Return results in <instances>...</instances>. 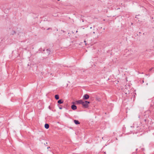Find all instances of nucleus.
<instances>
[{
    "instance_id": "nucleus-2",
    "label": "nucleus",
    "mask_w": 154,
    "mask_h": 154,
    "mask_svg": "<svg viewBox=\"0 0 154 154\" xmlns=\"http://www.w3.org/2000/svg\"><path fill=\"white\" fill-rule=\"evenodd\" d=\"M89 96L87 94H85L83 96V100H86L88 99L89 98Z\"/></svg>"
},
{
    "instance_id": "nucleus-11",
    "label": "nucleus",
    "mask_w": 154,
    "mask_h": 154,
    "mask_svg": "<svg viewBox=\"0 0 154 154\" xmlns=\"http://www.w3.org/2000/svg\"><path fill=\"white\" fill-rule=\"evenodd\" d=\"M152 69H153V68H150V69H149V72H151V71L152 70Z\"/></svg>"
},
{
    "instance_id": "nucleus-16",
    "label": "nucleus",
    "mask_w": 154,
    "mask_h": 154,
    "mask_svg": "<svg viewBox=\"0 0 154 154\" xmlns=\"http://www.w3.org/2000/svg\"><path fill=\"white\" fill-rule=\"evenodd\" d=\"M142 82H143H143H144V81H143H143H142Z\"/></svg>"
},
{
    "instance_id": "nucleus-12",
    "label": "nucleus",
    "mask_w": 154,
    "mask_h": 154,
    "mask_svg": "<svg viewBox=\"0 0 154 154\" xmlns=\"http://www.w3.org/2000/svg\"><path fill=\"white\" fill-rule=\"evenodd\" d=\"M50 29H52L51 28H48V29H47V30H49Z\"/></svg>"
},
{
    "instance_id": "nucleus-21",
    "label": "nucleus",
    "mask_w": 154,
    "mask_h": 154,
    "mask_svg": "<svg viewBox=\"0 0 154 154\" xmlns=\"http://www.w3.org/2000/svg\"><path fill=\"white\" fill-rule=\"evenodd\" d=\"M139 33H141V32H139Z\"/></svg>"
},
{
    "instance_id": "nucleus-20",
    "label": "nucleus",
    "mask_w": 154,
    "mask_h": 154,
    "mask_svg": "<svg viewBox=\"0 0 154 154\" xmlns=\"http://www.w3.org/2000/svg\"><path fill=\"white\" fill-rule=\"evenodd\" d=\"M90 28H91V29H92V27H90Z\"/></svg>"
},
{
    "instance_id": "nucleus-17",
    "label": "nucleus",
    "mask_w": 154,
    "mask_h": 154,
    "mask_svg": "<svg viewBox=\"0 0 154 154\" xmlns=\"http://www.w3.org/2000/svg\"><path fill=\"white\" fill-rule=\"evenodd\" d=\"M84 42H86V41H84Z\"/></svg>"
},
{
    "instance_id": "nucleus-9",
    "label": "nucleus",
    "mask_w": 154,
    "mask_h": 154,
    "mask_svg": "<svg viewBox=\"0 0 154 154\" xmlns=\"http://www.w3.org/2000/svg\"><path fill=\"white\" fill-rule=\"evenodd\" d=\"M46 51H48V54H49L50 53V49H46Z\"/></svg>"
},
{
    "instance_id": "nucleus-3",
    "label": "nucleus",
    "mask_w": 154,
    "mask_h": 154,
    "mask_svg": "<svg viewBox=\"0 0 154 154\" xmlns=\"http://www.w3.org/2000/svg\"><path fill=\"white\" fill-rule=\"evenodd\" d=\"M83 100H77L75 102L76 103L78 104H82V105L83 103Z\"/></svg>"
},
{
    "instance_id": "nucleus-15",
    "label": "nucleus",
    "mask_w": 154,
    "mask_h": 154,
    "mask_svg": "<svg viewBox=\"0 0 154 154\" xmlns=\"http://www.w3.org/2000/svg\"><path fill=\"white\" fill-rule=\"evenodd\" d=\"M137 150H138V149H136V150L137 151Z\"/></svg>"
},
{
    "instance_id": "nucleus-4",
    "label": "nucleus",
    "mask_w": 154,
    "mask_h": 154,
    "mask_svg": "<svg viewBox=\"0 0 154 154\" xmlns=\"http://www.w3.org/2000/svg\"><path fill=\"white\" fill-rule=\"evenodd\" d=\"M71 108L73 110H75L77 109V107L76 105L73 104L71 106Z\"/></svg>"
},
{
    "instance_id": "nucleus-13",
    "label": "nucleus",
    "mask_w": 154,
    "mask_h": 154,
    "mask_svg": "<svg viewBox=\"0 0 154 154\" xmlns=\"http://www.w3.org/2000/svg\"><path fill=\"white\" fill-rule=\"evenodd\" d=\"M61 31H62L64 33V32H65V31H64V30H61Z\"/></svg>"
},
{
    "instance_id": "nucleus-1",
    "label": "nucleus",
    "mask_w": 154,
    "mask_h": 154,
    "mask_svg": "<svg viewBox=\"0 0 154 154\" xmlns=\"http://www.w3.org/2000/svg\"><path fill=\"white\" fill-rule=\"evenodd\" d=\"M90 103V102L88 101H83L82 104V105L84 108H87L89 106L88 104Z\"/></svg>"
},
{
    "instance_id": "nucleus-19",
    "label": "nucleus",
    "mask_w": 154,
    "mask_h": 154,
    "mask_svg": "<svg viewBox=\"0 0 154 154\" xmlns=\"http://www.w3.org/2000/svg\"><path fill=\"white\" fill-rule=\"evenodd\" d=\"M72 103H73V104H74V102H73Z\"/></svg>"
},
{
    "instance_id": "nucleus-5",
    "label": "nucleus",
    "mask_w": 154,
    "mask_h": 154,
    "mask_svg": "<svg viewBox=\"0 0 154 154\" xmlns=\"http://www.w3.org/2000/svg\"><path fill=\"white\" fill-rule=\"evenodd\" d=\"M74 122L75 124L77 125L80 124V122L78 120H74Z\"/></svg>"
},
{
    "instance_id": "nucleus-22",
    "label": "nucleus",
    "mask_w": 154,
    "mask_h": 154,
    "mask_svg": "<svg viewBox=\"0 0 154 154\" xmlns=\"http://www.w3.org/2000/svg\"><path fill=\"white\" fill-rule=\"evenodd\" d=\"M58 1H60V0H58Z\"/></svg>"
},
{
    "instance_id": "nucleus-8",
    "label": "nucleus",
    "mask_w": 154,
    "mask_h": 154,
    "mask_svg": "<svg viewBox=\"0 0 154 154\" xmlns=\"http://www.w3.org/2000/svg\"><path fill=\"white\" fill-rule=\"evenodd\" d=\"M55 98L56 100H58L59 99V96L58 94H56L55 95Z\"/></svg>"
},
{
    "instance_id": "nucleus-14",
    "label": "nucleus",
    "mask_w": 154,
    "mask_h": 154,
    "mask_svg": "<svg viewBox=\"0 0 154 154\" xmlns=\"http://www.w3.org/2000/svg\"><path fill=\"white\" fill-rule=\"evenodd\" d=\"M133 154H136V152H133Z\"/></svg>"
},
{
    "instance_id": "nucleus-18",
    "label": "nucleus",
    "mask_w": 154,
    "mask_h": 154,
    "mask_svg": "<svg viewBox=\"0 0 154 154\" xmlns=\"http://www.w3.org/2000/svg\"><path fill=\"white\" fill-rule=\"evenodd\" d=\"M45 51V50L44 49V50H43V51Z\"/></svg>"
},
{
    "instance_id": "nucleus-10",
    "label": "nucleus",
    "mask_w": 154,
    "mask_h": 154,
    "mask_svg": "<svg viewBox=\"0 0 154 154\" xmlns=\"http://www.w3.org/2000/svg\"><path fill=\"white\" fill-rule=\"evenodd\" d=\"M58 107H59V109H62V107H61V105H59V104H58Z\"/></svg>"
},
{
    "instance_id": "nucleus-7",
    "label": "nucleus",
    "mask_w": 154,
    "mask_h": 154,
    "mask_svg": "<svg viewBox=\"0 0 154 154\" xmlns=\"http://www.w3.org/2000/svg\"><path fill=\"white\" fill-rule=\"evenodd\" d=\"M49 125L48 124L46 123L45 125V128L48 129L49 128Z\"/></svg>"
},
{
    "instance_id": "nucleus-6",
    "label": "nucleus",
    "mask_w": 154,
    "mask_h": 154,
    "mask_svg": "<svg viewBox=\"0 0 154 154\" xmlns=\"http://www.w3.org/2000/svg\"><path fill=\"white\" fill-rule=\"evenodd\" d=\"M63 100L62 99H60L58 101L57 103L58 104H60L63 103Z\"/></svg>"
}]
</instances>
